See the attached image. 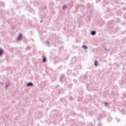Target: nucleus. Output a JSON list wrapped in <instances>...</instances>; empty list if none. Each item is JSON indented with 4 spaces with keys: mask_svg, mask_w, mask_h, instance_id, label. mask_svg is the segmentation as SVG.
<instances>
[{
    "mask_svg": "<svg viewBox=\"0 0 126 126\" xmlns=\"http://www.w3.org/2000/svg\"><path fill=\"white\" fill-rule=\"evenodd\" d=\"M21 38H22V34H20L17 38V40H19L21 39Z\"/></svg>",
    "mask_w": 126,
    "mask_h": 126,
    "instance_id": "obj_1",
    "label": "nucleus"
},
{
    "mask_svg": "<svg viewBox=\"0 0 126 126\" xmlns=\"http://www.w3.org/2000/svg\"><path fill=\"white\" fill-rule=\"evenodd\" d=\"M27 86H33V84L32 83H29L27 84Z\"/></svg>",
    "mask_w": 126,
    "mask_h": 126,
    "instance_id": "obj_2",
    "label": "nucleus"
},
{
    "mask_svg": "<svg viewBox=\"0 0 126 126\" xmlns=\"http://www.w3.org/2000/svg\"><path fill=\"white\" fill-rule=\"evenodd\" d=\"M82 48H83V49L85 50H86V49H87V46L86 45H83Z\"/></svg>",
    "mask_w": 126,
    "mask_h": 126,
    "instance_id": "obj_3",
    "label": "nucleus"
},
{
    "mask_svg": "<svg viewBox=\"0 0 126 126\" xmlns=\"http://www.w3.org/2000/svg\"><path fill=\"white\" fill-rule=\"evenodd\" d=\"M43 62L44 63H45V62H47V59H46L45 57H43Z\"/></svg>",
    "mask_w": 126,
    "mask_h": 126,
    "instance_id": "obj_4",
    "label": "nucleus"
},
{
    "mask_svg": "<svg viewBox=\"0 0 126 126\" xmlns=\"http://www.w3.org/2000/svg\"><path fill=\"white\" fill-rule=\"evenodd\" d=\"M97 61H95L94 62V65H95V66H98V64L97 63Z\"/></svg>",
    "mask_w": 126,
    "mask_h": 126,
    "instance_id": "obj_5",
    "label": "nucleus"
},
{
    "mask_svg": "<svg viewBox=\"0 0 126 126\" xmlns=\"http://www.w3.org/2000/svg\"><path fill=\"white\" fill-rule=\"evenodd\" d=\"M91 34L92 35H95V34H96V32L95 31H92Z\"/></svg>",
    "mask_w": 126,
    "mask_h": 126,
    "instance_id": "obj_6",
    "label": "nucleus"
},
{
    "mask_svg": "<svg viewBox=\"0 0 126 126\" xmlns=\"http://www.w3.org/2000/svg\"><path fill=\"white\" fill-rule=\"evenodd\" d=\"M2 54V49H0V55Z\"/></svg>",
    "mask_w": 126,
    "mask_h": 126,
    "instance_id": "obj_7",
    "label": "nucleus"
},
{
    "mask_svg": "<svg viewBox=\"0 0 126 126\" xmlns=\"http://www.w3.org/2000/svg\"><path fill=\"white\" fill-rule=\"evenodd\" d=\"M65 8H66V5H64L63 6V9H65Z\"/></svg>",
    "mask_w": 126,
    "mask_h": 126,
    "instance_id": "obj_8",
    "label": "nucleus"
}]
</instances>
